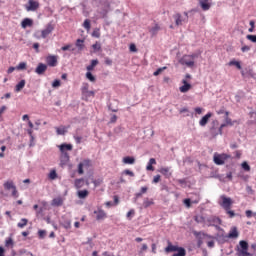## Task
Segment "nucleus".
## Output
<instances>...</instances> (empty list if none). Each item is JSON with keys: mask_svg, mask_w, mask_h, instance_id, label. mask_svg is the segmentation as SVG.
<instances>
[{"mask_svg": "<svg viewBox=\"0 0 256 256\" xmlns=\"http://www.w3.org/2000/svg\"><path fill=\"white\" fill-rule=\"evenodd\" d=\"M164 252H166V254L176 252V253L172 254V256H186L187 255V251L185 248L179 247L177 245H172L171 242H168V246L164 248Z\"/></svg>", "mask_w": 256, "mask_h": 256, "instance_id": "obj_1", "label": "nucleus"}, {"mask_svg": "<svg viewBox=\"0 0 256 256\" xmlns=\"http://www.w3.org/2000/svg\"><path fill=\"white\" fill-rule=\"evenodd\" d=\"M249 244L245 240L239 241L236 249L237 255H247V256H254V254L249 253Z\"/></svg>", "mask_w": 256, "mask_h": 256, "instance_id": "obj_2", "label": "nucleus"}, {"mask_svg": "<svg viewBox=\"0 0 256 256\" xmlns=\"http://www.w3.org/2000/svg\"><path fill=\"white\" fill-rule=\"evenodd\" d=\"M109 8L110 4L107 2V0L100 1L98 13L102 16V18H107Z\"/></svg>", "mask_w": 256, "mask_h": 256, "instance_id": "obj_3", "label": "nucleus"}, {"mask_svg": "<svg viewBox=\"0 0 256 256\" xmlns=\"http://www.w3.org/2000/svg\"><path fill=\"white\" fill-rule=\"evenodd\" d=\"M231 159L230 154H214V164L221 166L224 165L226 160Z\"/></svg>", "mask_w": 256, "mask_h": 256, "instance_id": "obj_4", "label": "nucleus"}, {"mask_svg": "<svg viewBox=\"0 0 256 256\" xmlns=\"http://www.w3.org/2000/svg\"><path fill=\"white\" fill-rule=\"evenodd\" d=\"M4 188L6 190H12V196L17 199L19 197V193L17 191V188L15 186V184L12 182V181H8V182H5L4 184Z\"/></svg>", "mask_w": 256, "mask_h": 256, "instance_id": "obj_5", "label": "nucleus"}, {"mask_svg": "<svg viewBox=\"0 0 256 256\" xmlns=\"http://www.w3.org/2000/svg\"><path fill=\"white\" fill-rule=\"evenodd\" d=\"M206 222H208V226L216 228H218L219 225L222 224V220L216 216H210L208 219H206Z\"/></svg>", "mask_w": 256, "mask_h": 256, "instance_id": "obj_6", "label": "nucleus"}, {"mask_svg": "<svg viewBox=\"0 0 256 256\" xmlns=\"http://www.w3.org/2000/svg\"><path fill=\"white\" fill-rule=\"evenodd\" d=\"M54 31V25L52 23H48L46 28L41 31V37L46 39L52 32Z\"/></svg>", "mask_w": 256, "mask_h": 256, "instance_id": "obj_7", "label": "nucleus"}, {"mask_svg": "<svg viewBox=\"0 0 256 256\" xmlns=\"http://www.w3.org/2000/svg\"><path fill=\"white\" fill-rule=\"evenodd\" d=\"M238 236H239V233H238L237 227H233L226 236L222 237L223 238L222 241L226 242L227 238L236 239L238 238Z\"/></svg>", "mask_w": 256, "mask_h": 256, "instance_id": "obj_8", "label": "nucleus"}, {"mask_svg": "<svg viewBox=\"0 0 256 256\" xmlns=\"http://www.w3.org/2000/svg\"><path fill=\"white\" fill-rule=\"evenodd\" d=\"M47 69H48V65L40 62L38 66L35 68V73L39 76H42L47 71Z\"/></svg>", "mask_w": 256, "mask_h": 256, "instance_id": "obj_9", "label": "nucleus"}, {"mask_svg": "<svg viewBox=\"0 0 256 256\" xmlns=\"http://www.w3.org/2000/svg\"><path fill=\"white\" fill-rule=\"evenodd\" d=\"M162 176H164L166 179H170L173 175V172L171 171V166H166V168L162 167L160 170H158Z\"/></svg>", "mask_w": 256, "mask_h": 256, "instance_id": "obj_10", "label": "nucleus"}, {"mask_svg": "<svg viewBox=\"0 0 256 256\" xmlns=\"http://www.w3.org/2000/svg\"><path fill=\"white\" fill-rule=\"evenodd\" d=\"M47 66L49 67H56L58 64L57 56L56 55H49L46 57Z\"/></svg>", "mask_w": 256, "mask_h": 256, "instance_id": "obj_11", "label": "nucleus"}, {"mask_svg": "<svg viewBox=\"0 0 256 256\" xmlns=\"http://www.w3.org/2000/svg\"><path fill=\"white\" fill-rule=\"evenodd\" d=\"M222 199V204L221 206L223 207L224 210H228L231 209V205H232V199L228 198L226 196H221Z\"/></svg>", "mask_w": 256, "mask_h": 256, "instance_id": "obj_12", "label": "nucleus"}, {"mask_svg": "<svg viewBox=\"0 0 256 256\" xmlns=\"http://www.w3.org/2000/svg\"><path fill=\"white\" fill-rule=\"evenodd\" d=\"M70 160V156L68 154V152H61V156H60V166L63 168L64 166L67 165V163Z\"/></svg>", "mask_w": 256, "mask_h": 256, "instance_id": "obj_13", "label": "nucleus"}, {"mask_svg": "<svg viewBox=\"0 0 256 256\" xmlns=\"http://www.w3.org/2000/svg\"><path fill=\"white\" fill-rule=\"evenodd\" d=\"M39 8V2L35 0H29V6H26L28 12H35Z\"/></svg>", "mask_w": 256, "mask_h": 256, "instance_id": "obj_14", "label": "nucleus"}, {"mask_svg": "<svg viewBox=\"0 0 256 256\" xmlns=\"http://www.w3.org/2000/svg\"><path fill=\"white\" fill-rule=\"evenodd\" d=\"M182 84L184 85L180 86L181 93H187L192 88L191 83H189L186 79H182Z\"/></svg>", "mask_w": 256, "mask_h": 256, "instance_id": "obj_15", "label": "nucleus"}, {"mask_svg": "<svg viewBox=\"0 0 256 256\" xmlns=\"http://www.w3.org/2000/svg\"><path fill=\"white\" fill-rule=\"evenodd\" d=\"M199 4H200V8H202V11H209L212 6V3L210 2V0H200Z\"/></svg>", "mask_w": 256, "mask_h": 256, "instance_id": "obj_16", "label": "nucleus"}, {"mask_svg": "<svg viewBox=\"0 0 256 256\" xmlns=\"http://www.w3.org/2000/svg\"><path fill=\"white\" fill-rule=\"evenodd\" d=\"M172 17H174V21H175V24H176V26H182V24H183V22H185L186 21V19L185 18H182V14L181 13H176V14H174Z\"/></svg>", "mask_w": 256, "mask_h": 256, "instance_id": "obj_17", "label": "nucleus"}, {"mask_svg": "<svg viewBox=\"0 0 256 256\" xmlns=\"http://www.w3.org/2000/svg\"><path fill=\"white\" fill-rule=\"evenodd\" d=\"M212 116H213L212 112H208V114L202 116V119H200V122H199L200 127H205Z\"/></svg>", "mask_w": 256, "mask_h": 256, "instance_id": "obj_18", "label": "nucleus"}, {"mask_svg": "<svg viewBox=\"0 0 256 256\" xmlns=\"http://www.w3.org/2000/svg\"><path fill=\"white\" fill-rule=\"evenodd\" d=\"M60 152L61 153H67V151H72L73 146L71 144H60L59 146Z\"/></svg>", "mask_w": 256, "mask_h": 256, "instance_id": "obj_19", "label": "nucleus"}, {"mask_svg": "<svg viewBox=\"0 0 256 256\" xmlns=\"http://www.w3.org/2000/svg\"><path fill=\"white\" fill-rule=\"evenodd\" d=\"M21 26L23 29H26L27 27H32L33 26V19L31 18H24L22 23H21Z\"/></svg>", "mask_w": 256, "mask_h": 256, "instance_id": "obj_20", "label": "nucleus"}, {"mask_svg": "<svg viewBox=\"0 0 256 256\" xmlns=\"http://www.w3.org/2000/svg\"><path fill=\"white\" fill-rule=\"evenodd\" d=\"M94 214L97 215L96 219H97L98 221L107 218V214H106L105 211H103L102 209H99L98 211H95Z\"/></svg>", "mask_w": 256, "mask_h": 256, "instance_id": "obj_21", "label": "nucleus"}, {"mask_svg": "<svg viewBox=\"0 0 256 256\" xmlns=\"http://www.w3.org/2000/svg\"><path fill=\"white\" fill-rule=\"evenodd\" d=\"M85 185L84 178H76L74 182V186L76 189H81Z\"/></svg>", "mask_w": 256, "mask_h": 256, "instance_id": "obj_22", "label": "nucleus"}, {"mask_svg": "<svg viewBox=\"0 0 256 256\" xmlns=\"http://www.w3.org/2000/svg\"><path fill=\"white\" fill-rule=\"evenodd\" d=\"M160 30L161 27L159 26V24L156 23L152 28L149 29V32L152 37H155Z\"/></svg>", "mask_w": 256, "mask_h": 256, "instance_id": "obj_23", "label": "nucleus"}, {"mask_svg": "<svg viewBox=\"0 0 256 256\" xmlns=\"http://www.w3.org/2000/svg\"><path fill=\"white\" fill-rule=\"evenodd\" d=\"M135 162L136 160L134 156H125V158H123V163L126 165H133Z\"/></svg>", "mask_w": 256, "mask_h": 256, "instance_id": "obj_24", "label": "nucleus"}, {"mask_svg": "<svg viewBox=\"0 0 256 256\" xmlns=\"http://www.w3.org/2000/svg\"><path fill=\"white\" fill-rule=\"evenodd\" d=\"M26 85V80L22 79L20 80L17 85L15 86V92H20Z\"/></svg>", "mask_w": 256, "mask_h": 256, "instance_id": "obj_25", "label": "nucleus"}, {"mask_svg": "<svg viewBox=\"0 0 256 256\" xmlns=\"http://www.w3.org/2000/svg\"><path fill=\"white\" fill-rule=\"evenodd\" d=\"M99 64L98 59H92L91 64L87 66V71H93V69Z\"/></svg>", "mask_w": 256, "mask_h": 256, "instance_id": "obj_26", "label": "nucleus"}, {"mask_svg": "<svg viewBox=\"0 0 256 256\" xmlns=\"http://www.w3.org/2000/svg\"><path fill=\"white\" fill-rule=\"evenodd\" d=\"M76 47L79 49V51H83L85 48L84 39L78 38L76 41Z\"/></svg>", "mask_w": 256, "mask_h": 256, "instance_id": "obj_27", "label": "nucleus"}, {"mask_svg": "<svg viewBox=\"0 0 256 256\" xmlns=\"http://www.w3.org/2000/svg\"><path fill=\"white\" fill-rule=\"evenodd\" d=\"M148 191L147 187L140 188V192L135 194L134 200L137 201L139 198L142 197L143 194H145Z\"/></svg>", "mask_w": 256, "mask_h": 256, "instance_id": "obj_28", "label": "nucleus"}, {"mask_svg": "<svg viewBox=\"0 0 256 256\" xmlns=\"http://www.w3.org/2000/svg\"><path fill=\"white\" fill-rule=\"evenodd\" d=\"M95 97V91L94 90H88L86 93L83 94V98L87 101L89 98Z\"/></svg>", "mask_w": 256, "mask_h": 256, "instance_id": "obj_29", "label": "nucleus"}, {"mask_svg": "<svg viewBox=\"0 0 256 256\" xmlns=\"http://www.w3.org/2000/svg\"><path fill=\"white\" fill-rule=\"evenodd\" d=\"M229 66H235L238 70H242L241 62L237 60L229 61Z\"/></svg>", "mask_w": 256, "mask_h": 256, "instance_id": "obj_30", "label": "nucleus"}, {"mask_svg": "<svg viewBox=\"0 0 256 256\" xmlns=\"http://www.w3.org/2000/svg\"><path fill=\"white\" fill-rule=\"evenodd\" d=\"M154 205L153 199L146 198L144 200V203H142V206H144L145 209L149 208L150 206Z\"/></svg>", "mask_w": 256, "mask_h": 256, "instance_id": "obj_31", "label": "nucleus"}, {"mask_svg": "<svg viewBox=\"0 0 256 256\" xmlns=\"http://www.w3.org/2000/svg\"><path fill=\"white\" fill-rule=\"evenodd\" d=\"M182 65H186L190 68H193L195 66V61L182 59Z\"/></svg>", "mask_w": 256, "mask_h": 256, "instance_id": "obj_32", "label": "nucleus"}, {"mask_svg": "<svg viewBox=\"0 0 256 256\" xmlns=\"http://www.w3.org/2000/svg\"><path fill=\"white\" fill-rule=\"evenodd\" d=\"M191 204H198V201H193V198L184 199V205L190 208Z\"/></svg>", "mask_w": 256, "mask_h": 256, "instance_id": "obj_33", "label": "nucleus"}, {"mask_svg": "<svg viewBox=\"0 0 256 256\" xmlns=\"http://www.w3.org/2000/svg\"><path fill=\"white\" fill-rule=\"evenodd\" d=\"M226 179L228 181H232L233 180V174L232 172H227L225 178H221V176L219 177V180L222 181V182H226Z\"/></svg>", "mask_w": 256, "mask_h": 256, "instance_id": "obj_34", "label": "nucleus"}, {"mask_svg": "<svg viewBox=\"0 0 256 256\" xmlns=\"http://www.w3.org/2000/svg\"><path fill=\"white\" fill-rule=\"evenodd\" d=\"M57 135H65L68 130L66 126H62L61 128H56Z\"/></svg>", "mask_w": 256, "mask_h": 256, "instance_id": "obj_35", "label": "nucleus"}, {"mask_svg": "<svg viewBox=\"0 0 256 256\" xmlns=\"http://www.w3.org/2000/svg\"><path fill=\"white\" fill-rule=\"evenodd\" d=\"M202 52L201 51H197V52H194L192 54H188V58L192 59V60H195L197 58H199L201 56Z\"/></svg>", "mask_w": 256, "mask_h": 256, "instance_id": "obj_36", "label": "nucleus"}, {"mask_svg": "<svg viewBox=\"0 0 256 256\" xmlns=\"http://www.w3.org/2000/svg\"><path fill=\"white\" fill-rule=\"evenodd\" d=\"M165 70H167V66H162L159 67L158 69H156V71H154L153 75L154 76H159L161 73H163Z\"/></svg>", "mask_w": 256, "mask_h": 256, "instance_id": "obj_37", "label": "nucleus"}, {"mask_svg": "<svg viewBox=\"0 0 256 256\" xmlns=\"http://www.w3.org/2000/svg\"><path fill=\"white\" fill-rule=\"evenodd\" d=\"M228 115H229V112H225V116H226L225 123H224L225 127L227 125H229V126H233L234 125L232 120H231V118H228Z\"/></svg>", "mask_w": 256, "mask_h": 256, "instance_id": "obj_38", "label": "nucleus"}, {"mask_svg": "<svg viewBox=\"0 0 256 256\" xmlns=\"http://www.w3.org/2000/svg\"><path fill=\"white\" fill-rule=\"evenodd\" d=\"M89 195V192L87 190L79 191L78 192V197L80 199H85Z\"/></svg>", "mask_w": 256, "mask_h": 256, "instance_id": "obj_39", "label": "nucleus"}, {"mask_svg": "<svg viewBox=\"0 0 256 256\" xmlns=\"http://www.w3.org/2000/svg\"><path fill=\"white\" fill-rule=\"evenodd\" d=\"M52 205L57 206V207L62 206L63 205V201H62L61 198H55L52 201Z\"/></svg>", "mask_w": 256, "mask_h": 256, "instance_id": "obj_40", "label": "nucleus"}, {"mask_svg": "<svg viewBox=\"0 0 256 256\" xmlns=\"http://www.w3.org/2000/svg\"><path fill=\"white\" fill-rule=\"evenodd\" d=\"M86 78L91 81V82H95L96 81V77L93 75V73L91 71H88L86 73Z\"/></svg>", "mask_w": 256, "mask_h": 256, "instance_id": "obj_41", "label": "nucleus"}, {"mask_svg": "<svg viewBox=\"0 0 256 256\" xmlns=\"http://www.w3.org/2000/svg\"><path fill=\"white\" fill-rule=\"evenodd\" d=\"M28 224V220L23 218L21 221L17 224L18 228L23 229Z\"/></svg>", "mask_w": 256, "mask_h": 256, "instance_id": "obj_42", "label": "nucleus"}, {"mask_svg": "<svg viewBox=\"0 0 256 256\" xmlns=\"http://www.w3.org/2000/svg\"><path fill=\"white\" fill-rule=\"evenodd\" d=\"M241 168L246 172L251 171V166L248 164V162H242Z\"/></svg>", "mask_w": 256, "mask_h": 256, "instance_id": "obj_43", "label": "nucleus"}, {"mask_svg": "<svg viewBox=\"0 0 256 256\" xmlns=\"http://www.w3.org/2000/svg\"><path fill=\"white\" fill-rule=\"evenodd\" d=\"M100 36H101L100 29L99 28H95L93 30V32H92V37L99 39Z\"/></svg>", "mask_w": 256, "mask_h": 256, "instance_id": "obj_44", "label": "nucleus"}, {"mask_svg": "<svg viewBox=\"0 0 256 256\" xmlns=\"http://www.w3.org/2000/svg\"><path fill=\"white\" fill-rule=\"evenodd\" d=\"M71 47H72L71 44H67V45L62 46L61 50L64 51V52L65 51H72V52H74L75 48H71Z\"/></svg>", "mask_w": 256, "mask_h": 256, "instance_id": "obj_45", "label": "nucleus"}, {"mask_svg": "<svg viewBox=\"0 0 256 256\" xmlns=\"http://www.w3.org/2000/svg\"><path fill=\"white\" fill-rule=\"evenodd\" d=\"M83 26L86 30H90L91 28V22H90V19H85L84 23H83Z\"/></svg>", "mask_w": 256, "mask_h": 256, "instance_id": "obj_46", "label": "nucleus"}, {"mask_svg": "<svg viewBox=\"0 0 256 256\" xmlns=\"http://www.w3.org/2000/svg\"><path fill=\"white\" fill-rule=\"evenodd\" d=\"M246 39L252 43H256V35L248 34V35H246Z\"/></svg>", "mask_w": 256, "mask_h": 256, "instance_id": "obj_47", "label": "nucleus"}, {"mask_svg": "<svg viewBox=\"0 0 256 256\" xmlns=\"http://www.w3.org/2000/svg\"><path fill=\"white\" fill-rule=\"evenodd\" d=\"M61 225H62L65 229H70V228H71V221H70V220L63 221V222L61 223Z\"/></svg>", "mask_w": 256, "mask_h": 256, "instance_id": "obj_48", "label": "nucleus"}, {"mask_svg": "<svg viewBox=\"0 0 256 256\" xmlns=\"http://www.w3.org/2000/svg\"><path fill=\"white\" fill-rule=\"evenodd\" d=\"M26 67H27L26 62H20V63L17 65L16 69H17V70H25Z\"/></svg>", "mask_w": 256, "mask_h": 256, "instance_id": "obj_49", "label": "nucleus"}, {"mask_svg": "<svg viewBox=\"0 0 256 256\" xmlns=\"http://www.w3.org/2000/svg\"><path fill=\"white\" fill-rule=\"evenodd\" d=\"M92 47L95 50V52H99L102 49L101 44L98 41L94 43Z\"/></svg>", "mask_w": 256, "mask_h": 256, "instance_id": "obj_50", "label": "nucleus"}, {"mask_svg": "<svg viewBox=\"0 0 256 256\" xmlns=\"http://www.w3.org/2000/svg\"><path fill=\"white\" fill-rule=\"evenodd\" d=\"M58 177V174L56 172V170H51L50 174H49V178L51 180H55Z\"/></svg>", "mask_w": 256, "mask_h": 256, "instance_id": "obj_51", "label": "nucleus"}, {"mask_svg": "<svg viewBox=\"0 0 256 256\" xmlns=\"http://www.w3.org/2000/svg\"><path fill=\"white\" fill-rule=\"evenodd\" d=\"M5 246L6 247H12L14 246V242L12 240V238H8L6 241H5Z\"/></svg>", "mask_w": 256, "mask_h": 256, "instance_id": "obj_52", "label": "nucleus"}, {"mask_svg": "<svg viewBox=\"0 0 256 256\" xmlns=\"http://www.w3.org/2000/svg\"><path fill=\"white\" fill-rule=\"evenodd\" d=\"M81 164H83V167L89 168L91 165V160H89V158L83 160V162H80Z\"/></svg>", "mask_w": 256, "mask_h": 256, "instance_id": "obj_53", "label": "nucleus"}, {"mask_svg": "<svg viewBox=\"0 0 256 256\" xmlns=\"http://www.w3.org/2000/svg\"><path fill=\"white\" fill-rule=\"evenodd\" d=\"M194 221H196V223H204L205 218L203 216H196L194 217Z\"/></svg>", "mask_w": 256, "mask_h": 256, "instance_id": "obj_54", "label": "nucleus"}, {"mask_svg": "<svg viewBox=\"0 0 256 256\" xmlns=\"http://www.w3.org/2000/svg\"><path fill=\"white\" fill-rule=\"evenodd\" d=\"M81 91H82V95H84V93L89 91V84L88 83H84V85L81 88Z\"/></svg>", "mask_w": 256, "mask_h": 256, "instance_id": "obj_55", "label": "nucleus"}, {"mask_svg": "<svg viewBox=\"0 0 256 256\" xmlns=\"http://www.w3.org/2000/svg\"><path fill=\"white\" fill-rule=\"evenodd\" d=\"M61 85V80L60 79H55L52 83V87L53 88H57V87H60Z\"/></svg>", "mask_w": 256, "mask_h": 256, "instance_id": "obj_56", "label": "nucleus"}, {"mask_svg": "<svg viewBox=\"0 0 256 256\" xmlns=\"http://www.w3.org/2000/svg\"><path fill=\"white\" fill-rule=\"evenodd\" d=\"M177 182L180 183V185H184V187L187 186V178H180Z\"/></svg>", "mask_w": 256, "mask_h": 256, "instance_id": "obj_57", "label": "nucleus"}, {"mask_svg": "<svg viewBox=\"0 0 256 256\" xmlns=\"http://www.w3.org/2000/svg\"><path fill=\"white\" fill-rule=\"evenodd\" d=\"M46 231L45 230H39L38 231V235H39V238L40 239H44L45 238V236H46Z\"/></svg>", "mask_w": 256, "mask_h": 256, "instance_id": "obj_58", "label": "nucleus"}, {"mask_svg": "<svg viewBox=\"0 0 256 256\" xmlns=\"http://www.w3.org/2000/svg\"><path fill=\"white\" fill-rule=\"evenodd\" d=\"M82 244L83 245H90L91 247L94 246L92 238H87V242H83Z\"/></svg>", "mask_w": 256, "mask_h": 256, "instance_id": "obj_59", "label": "nucleus"}, {"mask_svg": "<svg viewBox=\"0 0 256 256\" xmlns=\"http://www.w3.org/2000/svg\"><path fill=\"white\" fill-rule=\"evenodd\" d=\"M105 64L107 66H112L113 60L110 57H105Z\"/></svg>", "mask_w": 256, "mask_h": 256, "instance_id": "obj_60", "label": "nucleus"}, {"mask_svg": "<svg viewBox=\"0 0 256 256\" xmlns=\"http://www.w3.org/2000/svg\"><path fill=\"white\" fill-rule=\"evenodd\" d=\"M83 168H84V166H83V164H81V162H80V164L78 165V173H79L80 175H83V174H84Z\"/></svg>", "mask_w": 256, "mask_h": 256, "instance_id": "obj_61", "label": "nucleus"}, {"mask_svg": "<svg viewBox=\"0 0 256 256\" xmlns=\"http://www.w3.org/2000/svg\"><path fill=\"white\" fill-rule=\"evenodd\" d=\"M102 182L103 180H101L100 178H98V180H93V184L95 187H99Z\"/></svg>", "mask_w": 256, "mask_h": 256, "instance_id": "obj_62", "label": "nucleus"}, {"mask_svg": "<svg viewBox=\"0 0 256 256\" xmlns=\"http://www.w3.org/2000/svg\"><path fill=\"white\" fill-rule=\"evenodd\" d=\"M123 174L129 175L130 177H134L135 176V174H134V172H132V170H124Z\"/></svg>", "mask_w": 256, "mask_h": 256, "instance_id": "obj_63", "label": "nucleus"}, {"mask_svg": "<svg viewBox=\"0 0 256 256\" xmlns=\"http://www.w3.org/2000/svg\"><path fill=\"white\" fill-rule=\"evenodd\" d=\"M130 52H133V53L137 52V46L134 43L130 44Z\"/></svg>", "mask_w": 256, "mask_h": 256, "instance_id": "obj_64", "label": "nucleus"}]
</instances>
